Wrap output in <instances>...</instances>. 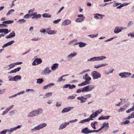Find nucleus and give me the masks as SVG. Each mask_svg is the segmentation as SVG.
Masks as SVG:
<instances>
[{"mask_svg": "<svg viewBox=\"0 0 134 134\" xmlns=\"http://www.w3.org/2000/svg\"><path fill=\"white\" fill-rule=\"evenodd\" d=\"M47 125V124L46 123H43L38 125L33 128L30 129L31 132H34L36 131L37 130H39L40 129L46 127Z\"/></svg>", "mask_w": 134, "mask_h": 134, "instance_id": "obj_1", "label": "nucleus"}, {"mask_svg": "<svg viewBox=\"0 0 134 134\" xmlns=\"http://www.w3.org/2000/svg\"><path fill=\"white\" fill-rule=\"evenodd\" d=\"M42 111V109H38L30 112L28 114V116L31 117L36 116L41 113Z\"/></svg>", "mask_w": 134, "mask_h": 134, "instance_id": "obj_2", "label": "nucleus"}, {"mask_svg": "<svg viewBox=\"0 0 134 134\" xmlns=\"http://www.w3.org/2000/svg\"><path fill=\"white\" fill-rule=\"evenodd\" d=\"M91 74L94 79H98L100 78L101 76L100 74L96 71H92Z\"/></svg>", "mask_w": 134, "mask_h": 134, "instance_id": "obj_3", "label": "nucleus"}, {"mask_svg": "<svg viewBox=\"0 0 134 134\" xmlns=\"http://www.w3.org/2000/svg\"><path fill=\"white\" fill-rule=\"evenodd\" d=\"M102 111V110L101 109H100L96 111L94 113H92L91 114L90 116V118L95 117L97 116V115L100 113Z\"/></svg>", "mask_w": 134, "mask_h": 134, "instance_id": "obj_4", "label": "nucleus"}, {"mask_svg": "<svg viewBox=\"0 0 134 134\" xmlns=\"http://www.w3.org/2000/svg\"><path fill=\"white\" fill-rule=\"evenodd\" d=\"M92 131L87 127L83 129L81 131V133L85 134H88L91 133Z\"/></svg>", "mask_w": 134, "mask_h": 134, "instance_id": "obj_5", "label": "nucleus"}, {"mask_svg": "<svg viewBox=\"0 0 134 134\" xmlns=\"http://www.w3.org/2000/svg\"><path fill=\"white\" fill-rule=\"evenodd\" d=\"M42 62V60L41 59L37 58L34 60L32 64L33 65H35L41 63Z\"/></svg>", "mask_w": 134, "mask_h": 134, "instance_id": "obj_6", "label": "nucleus"}, {"mask_svg": "<svg viewBox=\"0 0 134 134\" xmlns=\"http://www.w3.org/2000/svg\"><path fill=\"white\" fill-rule=\"evenodd\" d=\"M69 125V122H65L61 124L59 127V129H63Z\"/></svg>", "mask_w": 134, "mask_h": 134, "instance_id": "obj_7", "label": "nucleus"}, {"mask_svg": "<svg viewBox=\"0 0 134 134\" xmlns=\"http://www.w3.org/2000/svg\"><path fill=\"white\" fill-rule=\"evenodd\" d=\"M52 71L49 69V67L46 68L42 72V74L43 75H46L49 74Z\"/></svg>", "mask_w": 134, "mask_h": 134, "instance_id": "obj_8", "label": "nucleus"}, {"mask_svg": "<svg viewBox=\"0 0 134 134\" xmlns=\"http://www.w3.org/2000/svg\"><path fill=\"white\" fill-rule=\"evenodd\" d=\"M109 123L108 122H104L102 124V126L100 128V130H102L103 128H104L105 130H107L109 128Z\"/></svg>", "mask_w": 134, "mask_h": 134, "instance_id": "obj_9", "label": "nucleus"}, {"mask_svg": "<svg viewBox=\"0 0 134 134\" xmlns=\"http://www.w3.org/2000/svg\"><path fill=\"white\" fill-rule=\"evenodd\" d=\"M131 75V74L129 73L124 72L120 73L119 74V75L121 76L122 77H127L130 76Z\"/></svg>", "mask_w": 134, "mask_h": 134, "instance_id": "obj_10", "label": "nucleus"}, {"mask_svg": "<svg viewBox=\"0 0 134 134\" xmlns=\"http://www.w3.org/2000/svg\"><path fill=\"white\" fill-rule=\"evenodd\" d=\"M14 105H12L11 106L7 108L3 112V113L2 114L3 115H4L5 114L7 113L8 111L12 109V108L14 107Z\"/></svg>", "mask_w": 134, "mask_h": 134, "instance_id": "obj_11", "label": "nucleus"}, {"mask_svg": "<svg viewBox=\"0 0 134 134\" xmlns=\"http://www.w3.org/2000/svg\"><path fill=\"white\" fill-rule=\"evenodd\" d=\"M71 23V21L68 19H67L64 21L62 24L63 25L65 26L70 24Z\"/></svg>", "mask_w": 134, "mask_h": 134, "instance_id": "obj_12", "label": "nucleus"}, {"mask_svg": "<svg viewBox=\"0 0 134 134\" xmlns=\"http://www.w3.org/2000/svg\"><path fill=\"white\" fill-rule=\"evenodd\" d=\"M10 31V30L9 31L8 29H0V33L4 32L6 34H8Z\"/></svg>", "mask_w": 134, "mask_h": 134, "instance_id": "obj_13", "label": "nucleus"}, {"mask_svg": "<svg viewBox=\"0 0 134 134\" xmlns=\"http://www.w3.org/2000/svg\"><path fill=\"white\" fill-rule=\"evenodd\" d=\"M77 99L80 100L81 103L84 102L86 101L87 100V98H85L83 96L78 97L77 98Z\"/></svg>", "mask_w": 134, "mask_h": 134, "instance_id": "obj_14", "label": "nucleus"}, {"mask_svg": "<svg viewBox=\"0 0 134 134\" xmlns=\"http://www.w3.org/2000/svg\"><path fill=\"white\" fill-rule=\"evenodd\" d=\"M71 108L70 107H66L64 108L62 111V113H65V112H67L70 111L71 110Z\"/></svg>", "mask_w": 134, "mask_h": 134, "instance_id": "obj_15", "label": "nucleus"}, {"mask_svg": "<svg viewBox=\"0 0 134 134\" xmlns=\"http://www.w3.org/2000/svg\"><path fill=\"white\" fill-rule=\"evenodd\" d=\"M14 41L13 40L11 41L4 44L2 47L3 48L4 47H6L10 45L11 44H12L13 43H14Z\"/></svg>", "mask_w": 134, "mask_h": 134, "instance_id": "obj_16", "label": "nucleus"}, {"mask_svg": "<svg viewBox=\"0 0 134 134\" xmlns=\"http://www.w3.org/2000/svg\"><path fill=\"white\" fill-rule=\"evenodd\" d=\"M21 67H18L17 68H15L14 70H12L10 72H8V73H15L19 71L21 69Z\"/></svg>", "mask_w": 134, "mask_h": 134, "instance_id": "obj_17", "label": "nucleus"}, {"mask_svg": "<svg viewBox=\"0 0 134 134\" xmlns=\"http://www.w3.org/2000/svg\"><path fill=\"white\" fill-rule=\"evenodd\" d=\"M97 15H95L94 18L96 19H102L103 18V15L99 14L97 13L96 14Z\"/></svg>", "mask_w": 134, "mask_h": 134, "instance_id": "obj_18", "label": "nucleus"}, {"mask_svg": "<svg viewBox=\"0 0 134 134\" xmlns=\"http://www.w3.org/2000/svg\"><path fill=\"white\" fill-rule=\"evenodd\" d=\"M54 85V83H51L45 86H44L43 89L44 90H46L48 88H50L52 86H53Z\"/></svg>", "mask_w": 134, "mask_h": 134, "instance_id": "obj_19", "label": "nucleus"}, {"mask_svg": "<svg viewBox=\"0 0 134 134\" xmlns=\"http://www.w3.org/2000/svg\"><path fill=\"white\" fill-rule=\"evenodd\" d=\"M89 119H85L81 121H80L79 122L80 123H83L85 122H88L90 121V120H93V119H92V118H88Z\"/></svg>", "mask_w": 134, "mask_h": 134, "instance_id": "obj_20", "label": "nucleus"}, {"mask_svg": "<svg viewBox=\"0 0 134 134\" xmlns=\"http://www.w3.org/2000/svg\"><path fill=\"white\" fill-rule=\"evenodd\" d=\"M58 67V64L57 63H55L53 65L51 69L52 70H54L57 69Z\"/></svg>", "mask_w": 134, "mask_h": 134, "instance_id": "obj_21", "label": "nucleus"}, {"mask_svg": "<svg viewBox=\"0 0 134 134\" xmlns=\"http://www.w3.org/2000/svg\"><path fill=\"white\" fill-rule=\"evenodd\" d=\"M83 78L86 79V81L88 82V81H90L91 80V78L90 77H88V76L87 74H85V76H83Z\"/></svg>", "mask_w": 134, "mask_h": 134, "instance_id": "obj_22", "label": "nucleus"}, {"mask_svg": "<svg viewBox=\"0 0 134 134\" xmlns=\"http://www.w3.org/2000/svg\"><path fill=\"white\" fill-rule=\"evenodd\" d=\"M108 65V64H107L106 63H105V64H99L98 65V66L96 65L94 66V68H98L99 67H100L106 65Z\"/></svg>", "mask_w": 134, "mask_h": 134, "instance_id": "obj_23", "label": "nucleus"}, {"mask_svg": "<svg viewBox=\"0 0 134 134\" xmlns=\"http://www.w3.org/2000/svg\"><path fill=\"white\" fill-rule=\"evenodd\" d=\"M121 31V29H120L119 27H115L114 32L115 33H118Z\"/></svg>", "mask_w": 134, "mask_h": 134, "instance_id": "obj_24", "label": "nucleus"}, {"mask_svg": "<svg viewBox=\"0 0 134 134\" xmlns=\"http://www.w3.org/2000/svg\"><path fill=\"white\" fill-rule=\"evenodd\" d=\"M47 33L49 34H54L56 32H55V31H54L51 30L50 29H48L47 31Z\"/></svg>", "mask_w": 134, "mask_h": 134, "instance_id": "obj_25", "label": "nucleus"}, {"mask_svg": "<svg viewBox=\"0 0 134 134\" xmlns=\"http://www.w3.org/2000/svg\"><path fill=\"white\" fill-rule=\"evenodd\" d=\"M14 22V21L13 20H7L3 22V23H5L6 24H12Z\"/></svg>", "mask_w": 134, "mask_h": 134, "instance_id": "obj_26", "label": "nucleus"}, {"mask_svg": "<svg viewBox=\"0 0 134 134\" xmlns=\"http://www.w3.org/2000/svg\"><path fill=\"white\" fill-rule=\"evenodd\" d=\"M52 93H53L52 92L46 93L44 96L43 98H45L46 97H47L52 96Z\"/></svg>", "mask_w": 134, "mask_h": 134, "instance_id": "obj_27", "label": "nucleus"}, {"mask_svg": "<svg viewBox=\"0 0 134 134\" xmlns=\"http://www.w3.org/2000/svg\"><path fill=\"white\" fill-rule=\"evenodd\" d=\"M89 86H87L86 87H84L83 88V92H87L88 91H90L89 89Z\"/></svg>", "mask_w": 134, "mask_h": 134, "instance_id": "obj_28", "label": "nucleus"}, {"mask_svg": "<svg viewBox=\"0 0 134 134\" xmlns=\"http://www.w3.org/2000/svg\"><path fill=\"white\" fill-rule=\"evenodd\" d=\"M21 78V77L20 75H17L14 77L15 81L18 80H20Z\"/></svg>", "mask_w": 134, "mask_h": 134, "instance_id": "obj_29", "label": "nucleus"}, {"mask_svg": "<svg viewBox=\"0 0 134 134\" xmlns=\"http://www.w3.org/2000/svg\"><path fill=\"white\" fill-rule=\"evenodd\" d=\"M106 57L104 56H101L100 57H97V60H102L106 58Z\"/></svg>", "mask_w": 134, "mask_h": 134, "instance_id": "obj_30", "label": "nucleus"}, {"mask_svg": "<svg viewBox=\"0 0 134 134\" xmlns=\"http://www.w3.org/2000/svg\"><path fill=\"white\" fill-rule=\"evenodd\" d=\"M90 83L89 82H87L86 81H84V82H82L81 84H79L78 85L79 86H83L84 85H86L87 84H89Z\"/></svg>", "mask_w": 134, "mask_h": 134, "instance_id": "obj_31", "label": "nucleus"}, {"mask_svg": "<svg viewBox=\"0 0 134 134\" xmlns=\"http://www.w3.org/2000/svg\"><path fill=\"white\" fill-rule=\"evenodd\" d=\"M22 126V125H18L16 127L12 128V129L13 130V131L17 130L18 129H20L21 128V127Z\"/></svg>", "mask_w": 134, "mask_h": 134, "instance_id": "obj_32", "label": "nucleus"}, {"mask_svg": "<svg viewBox=\"0 0 134 134\" xmlns=\"http://www.w3.org/2000/svg\"><path fill=\"white\" fill-rule=\"evenodd\" d=\"M79 47H85L86 44L85 43H83L82 42H80L79 43Z\"/></svg>", "mask_w": 134, "mask_h": 134, "instance_id": "obj_33", "label": "nucleus"}, {"mask_svg": "<svg viewBox=\"0 0 134 134\" xmlns=\"http://www.w3.org/2000/svg\"><path fill=\"white\" fill-rule=\"evenodd\" d=\"M44 81V80L42 78L40 79L39 78L37 80V83H42Z\"/></svg>", "mask_w": 134, "mask_h": 134, "instance_id": "obj_34", "label": "nucleus"}, {"mask_svg": "<svg viewBox=\"0 0 134 134\" xmlns=\"http://www.w3.org/2000/svg\"><path fill=\"white\" fill-rule=\"evenodd\" d=\"M42 16L44 18H51V15H49L48 14L45 13L42 15Z\"/></svg>", "mask_w": 134, "mask_h": 134, "instance_id": "obj_35", "label": "nucleus"}, {"mask_svg": "<svg viewBox=\"0 0 134 134\" xmlns=\"http://www.w3.org/2000/svg\"><path fill=\"white\" fill-rule=\"evenodd\" d=\"M68 75H68H63L61 77H60V78H59L58 79V82H60V81H62V80H63L64 81L65 80L64 79H63V78H62V77H64V76H67V75Z\"/></svg>", "mask_w": 134, "mask_h": 134, "instance_id": "obj_36", "label": "nucleus"}, {"mask_svg": "<svg viewBox=\"0 0 134 134\" xmlns=\"http://www.w3.org/2000/svg\"><path fill=\"white\" fill-rule=\"evenodd\" d=\"M76 55V53H71L68 56V58H69L70 57H73L75 56Z\"/></svg>", "mask_w": 134, "mask_h": 134, "instance_id": "obj_37", "label": "nucleus"}, {"mask_svg": "<svg viewBox=\"0 0 134 134\" xmlns=\"http://www.w3.org/2000/svg\"><path fill=\"white\" fill-rule=\"evenodd\" d=\"M84 19L82 18H77L76 20V21L77 22H81L84 21Z\"/></svg>", "mask_w": 134, "mask_h": 134, "instance_id": "obj_38", "label": "nucleus"}, {"mask_svg": "<svg viewBox=\"0 0 134 134\" xmlns=\"http://www.w3.org/2000/svg\"><path fill=\"white\" fill-rule=\"evenodd\" d=\"M41 16V15L40 14H38L37 15H36L35 16H34L32 17V19H37L38 18H40Z\"/></svg>", "mask_w": 134, "mask_h": 134, "instance_id": "obj_39", "label": "nucleus"}, {"mask_svg": "<svg viewBox=\"0 0 134 134\" xmlns=\"http://www.w3.org/2000/svg\"><path fill=\"white\" fill-rule=\"evenodd\" d=\"M16 65V63H12L11 64H10L9 65V69H10L13 68V67H14Z\"/></svg>", "mask_w": 134, "mask_h": 134, "instance_id": "obj_40", "label": "nucleus"}, {"mask_svg": "<svg viewBox=\"0 0 134 134\" xmlns=\"http://www.w3.org/2000/svg\"><path fill=\"white\" fill-rule=\"evenodd\" d=\"M130 122L129 120H126L125 121L122 122L121 123V124L122 125H125L128 123Z\"/></svg>", "mask_w": 134, "mask_h": 134, "instance_id": "obj_41", "label": "nucleus"}, {"mask_svg": "<svg viewBox=\"0 0 134 134\" xmlns=\"http://www.w3.org/2000/svg\"><path fill=\"white\" fill-rule=\"evenodd\" d=\"M97 57H93V58H91L90 59H88V61H94L95 60H97Z\"/></svg>", "mask_w": 134, "mask_h": 134, "instance_id": "obj_42", "label": "nucleus"}, {"mask_svg": "<svg viewBox=\"0 0 134 134\" xmlns=\"http://www.w3.org/2000/svg\"><path fill=\"white\" fill-rule=\"evenodd\" d=\"M7 131V130L4 129L0 132V134H6Z\"/></svg>", "mask_w": 134, "mask_h": 134, "instance_id": "obj_43", "label": "nucleus"}, {"mask_svg": "<svg viewBox=\"0 0 134 134\" xmlns=\"http://www.w3.org/2000/svg\"><path fill=\"white\" fill-rule=\"evenodd\" d=\"M14 11V9H11L8 12L7 14V15L8 16L12 13V12H13Z\"/></svg>", "mask_w": 134, "mask_h": 134, "instance_id": "obj_44", "label": "nucleus"}, {"mask_svg": "<svg viewBox=\"0 0 134 134\" xmlns=\"http://www.w3.org/2000/svg\"><path fill=\"white\" fill-rule=\"evenodd\" d=\"M12 37H13L15 36V33L14 31H13L9 34Z\"/></svg>", "mask_w": 134, "mask_h": 134, "instance_id": "obj_45", "label": "nucleus"}, {"mask_svg": "<svg viewBox=\"0 0 134 134\" xmlns=\"http://www.w3.org/2000/svg\"><path fill=\"white\" fill-rule=\"evenodd\" d=\"M77 93H80L81 92H83V88L78 89L76 92Z\"/></svg>", "mask_w": 134, "mask_h": 134, "instance_id": "obj_46", "label": "nucleus"}, {"mask_svg": "<svg viewBox=\"0 0 134 134\" xmlns=\"http://www.w3.org/2000/svg\"><path fill=\"white\" fill-rule=\"evenodd\" d=\"M1 26L2 27H6L8 26V25L5 23H3L2 24H0Z\"/></svg>", "mask_w": 134, "mask_h": 134, "instance_id": "obj_47", "label": "nucleus"}, {"mask_svg": "<svg viewBox=\"0 0 134 134\" xmlns=\"http://www.w3.org/2000/svg\"><path fill=\"white\" fill-rule=\"evenodd\" d=\"M70 86L69 87V88L70 89H72L74 88H75L76 87V86L74 85H71L70 84Z\"/></svg>", "mask_w": 134, "mask_h": 134, "instance_id": "obj_48", "label": "nucleus"}, {"mask_svg": "<svg viewBox=\"0 0 134 134\" xmlns=\"http://www.w3.org/2000/svg\"><path fill=\"white\" fill-rule=\"evenodd\" d=\"M26 20L23 19H21L19 20V21L21 24H22V23H24L26 21Z\"/></svg>", "mask_w": 134, "mask_h": 134, "instance_id": "obj_49", "label": "nucleus"}, {"mask_svg": "<svg viewBox=\"0 0 134 134\" xmlns=\"http://www.w3.org/2000/svg\"><path fill=\"white\" fill-rule=\"evenodd\" d=\"M101 130H100V128L98 130H91V131H92L91 133L93 132H99Z\"/></svg>", "mask_w": 134, "mask_h": 134, "instance_id": "obj_50", "label": "nucleus"}, {"mask_svg": "<svg viewBox=\"0 0 134 134\" xmlns=\"http://www.w3.org/2000/svg\"><path fill=\"white\" fill-rule=\"evenodd\" d=\"M8 78H9V80L10 81H15L14 77H12V76H9Z\"/></svg>", "mask_w": 134, "mask_h": 134, "instance_id": "obj_51", "label": "nucleus"}, {"mask_svg": "<svg viewBox=\"0 0 134 134\" xmlns=\"http://www.w3.org/2000/svg\"><path fill=\"white\" fill-rule=\"evenodd\" d=\"M77 119H75V120H70V121H69L67 122H69V123L70 122L72 123V122H75L76 121H77Z\"/></svg>", "mask_w": 134, "mask_h": 134, "instance_id": "obj_52", "label": "nucleus"}, {"mask_svg": "<svg viewBox=\"0 0 134 134\" xmlns=\"http://www.w3.org/2000/svg\"><path fill=\"white\" fill-rule=\"evenodd\" d=\"M61 19H58L57 20H55L53 21V23L55 24L58 23L59 21L61 20Z\"/></svg>", "mask_w": 134, "mask_h": 134, "instance_id": "obj_53", "label": "nucleus"}, {"mask_svg": "<svg viewBox=\"0 0 134 134\" xmlns=\"http://www.w3.org/2000/svg\"><path fill=\"white\" fill-rule=\"evenodd\" d=\"M77 16L79 17L80 18H81L82 19H84L85 18V17L84 16V15H83L82 14H80L79 15H78Z\"/></svg>", "mask_w": 134, "mask_h": 134, "instance_id": "obj_54", "label": "nucleus"}, {"mask_svg": "<svg viewBox=\"0 0 134 134\" xmlns=\"http://www.w3.org/2000/svg\"><path fill=\"white\" fill-rule=\"evenodd\" d=\"M89 86V89L90 91H91L93 88H94V87L90 85H88Z\"/></svg>", "mask_w": 134, "mask_h": 134, "instance_id": "obj_55", "label": "nucleus"}, {"mask_svg": "<svg viewBox=\"0 0 134 134\" xmlns=\"http://www.w3.org/2000/svg\"><path fill=\"white\" fill-rule=\"evenodd\" d=\"M125 110V109L124 108H120L118 110L119 112H121L123 111H124Z\"/></svg>", "mask_w": 134, "mask_h": 134, "instance_id": "obj_56", "label": "nucleus"}, {"mask_svg": "<svg viewBox=\"0 0 134 134\" xmlns=\"http://www.w3.org/2000/svg\"><path fill=\"white\" fill-rule=\"evenodd\" d=\"M8 130V132L10 133H11L12 132H13V130L12 128H10V129H6Z\"/></svg>", "mask_w": 134, "mask_h": 134, "instance_id": "obj_57", "label": "nucleus"}, {"mask_svg": "<svg viewBox=\"0 0 134 134\" xmlns=\"http://www.w3.org/2000/svg\"><path fill=\"white\" fill-rule=\"evenodd\" d=\"M41 38H33L32 39V40H34V41H37L38 40H40Z\"/></svg>", "mask_w": 134, "mask_h": 134, "instance_id": "obj_58", "label": "nucleus"}, {"mask_svg": "<svg viewBox=\"0 0 134 134\" xmlns=\"http://www.w3.org/2000/svg\"><path fill=\"white\" fill-rule=\"evenodd\" d=\"M30 16V14H26L24 17V18H28Z\"/></svg>", "mask_w": 134, "mask_h": 134, "instance_id": "obj_59", "label": "nucleus"}, {"mask_svg": "<svg viewBox=\"0 0 134 134\" xmlns=\"http://www.w3.org/2000/svg\"><path fill=\"white\" fill-rule=\"evenodd\" d=\"M91 126L93 129H96V127H95V125L93 124V122H92L91 123Z\"/></svg>", "mask_w": 134, "mask_h": 134, "instance_id": "obj_60", "label": "nucleus"}, {"mask_svg": "<svg viewBox=\"0 0 134 134\" xmlns=\"http://www.w3.org/2000/svg\"><path fill=\"white\" fill-rule=\"evenodd\" d=\"M76 96V95H75V96H69L68 97V98L69 99H74L75 98Z\"/></svg>", "mask_w": 134, "mask_h": 134, "instance_id": "obj_61", "label": "nucleus"}, {"mask_svg": "<svg viewBox=\"0 0 134 134\" xmlns=\"http://www.w3.org/2000/svg\"><path fill=\"white\" fill-rule=\"evenodd\" d=\"M5 90V89H3L2 90H0V94H2L4 93Z\"/></svg>", "mask_w": 134, "mask_h": 134, "instance_id": "obj_62", "label": "nucleus"}, {"mask_svg": "<svg viewBox=\"0 0 134 134\" xmlns=\"http://www.w3.org/2000/svg\"><path fill=\"white\" fill-rule=\"evenodd\" d=\"M133 111V110L131 108H130V109H129L127 110L126 111V112L127 113H130V112H131V111Z\"/></svg>", "mask_w": 134, "mask_h": 134, "instance_id": "obj_63", "label": "nucleus"}, {"mask_svg": "<svg viewBox=\"0 0 134 134\" xmlns=\"http://www.w3.org/2000/svg\"><path fill=\"white\" fill-rule=\"evenodd\" d=\"M128 36H131L132 37H134V33L132 34H129L128 35Z\"/></svg>", "mask_w": 134, "mask_h": 134, "instance_id": "obj_64", "label": "nucleus"}]
</instances>
